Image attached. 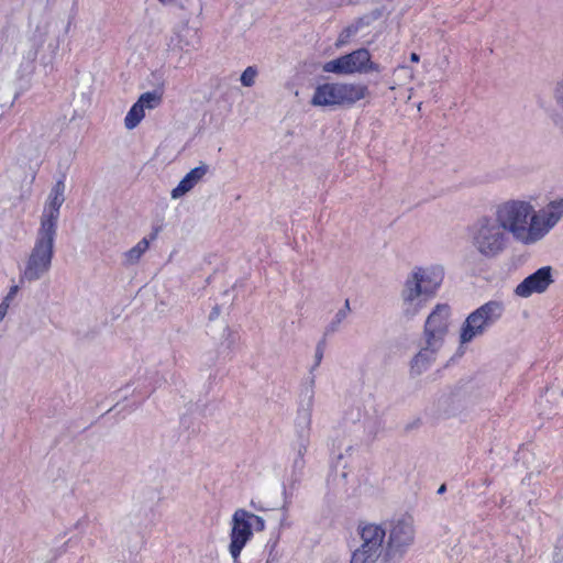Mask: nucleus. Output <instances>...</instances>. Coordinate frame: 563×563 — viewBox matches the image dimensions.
I'll use <instances>...</instances> for the list:
<instances>
[{
	"instance_id": "3",
	"label": "nucleus",
	"mask_w": 563,
	"mask_h": 563,
	"mask_svg": "<svg viewBox=\"0 0 563 563\" xmlns=\"http://www.w3.org/2000/svg\"><path fill=\"white\" fill-rule=\"evenodd\" d=\"M467 235L473 251L486 261L499 257L510 243L506 229L492 214L478 217L467 228Z\"/></svg>"
},
{
	"instance_id": "1",
	"label": "nucleus",
	"mask_w": 563,
	"mask_h": 563,
	"mask_svg": "<svg viewBox=\"0 0 563 563\" xmlns=\"http://www.w3.org/2000/svg\"><path fill=\"white\" fill-rule=\"evenodd\" d=\"M492 216L523 245L542 241L563 219V198L549 201L537 210L530 200L512 198L498 203Z\"/></svg>"
},
{
	"instance_id": "24",
	"label": "nucleus",
	"mask_w": 563,
	"mask_h": 563,
	"mask_svg": "<svg viewBox=\"0 0 563 563\" xmlns=\"http://www.w3.org/2000/svg\"><path fill=\"white\" fill-rule=\"evenodd\" d=\"M181 31L183 30H176L175 31V36H176V40H177L176 46L179 49L184 51L187 47L192 46V42L189 38H187L186 35L181 34Z\"/></svg>"
},
{
	"instance_id": "13",
	"label": "nucleus",
	"mask_w": 563,
	"mask_h": 563,
	"mask_svg": "<svg viewBox=\"0 0 563 563\" xmlns=\"http://www.w3.org/2000/svg\"><path fill=\"white\" fill-rule=\"evenodd\" d=\"M312 406L313 391H310L306 405L298 409L296 418V431L298 435V440L295 445V450L297 453V459L295 461L296 464L298 462H302V459L309 445L310 429L312 421Z\"/></svg>"
},
{
	"instance_id": "27",
	"label": "nucleus",
	"mask_w": 563,
	"mask_h": 563,
	"mask_svg": "<svg viewBox=\"0 0 563 563\" xmlns=\"http://www.w3.org/2000/svg\"><path fill=\"white\" fill-rule=\"evenodd\" d=\"M323 357V347L319 344L316 349V354H314V358H316V364L314 366H319V364L321 363V360Z\"/></svg>"
},
{
	"instance_id": "6",
	"label": "nucleus",
	"mask_w": 563,
	"mask_h": 563,
	"mask_svg": "<svg viewBox=\"0 0 563 563\" xmlns=\"http://www.w3.org/2000/svg\"><path fill=\"white\" fill-rule=\"evenodd\" d=\"M357 533L361 545L353 552L351 563H377L384 551L386 529L377 523L361 522Z\"/></svg>"
},
{
	"instance_id": "23",
	"label": "nucleus",
	"mask_w": 563,
	"mask_h": 563,
	"mask_svg": "<svg viewBox=\"0 0 563 563\" xmlns=\"http://www.w3.org/2000/svg\"><path fill=\"white\" fill-rule=\"evenodd\" d=\"M256 75L257 70L254 67L249 66L241 75V84L244 87H252L255 82Z\"/></svg>"
},
{
	"instance_id": "30",
	"label": "nucleus",
	"mask_w": 563,
	"mask_h": 563,
	"mask_svg": "<svg viewBox=\"0 0 563 563\" xmlns=\"http://www.w3.org/2000/svg\"><path fill=\"white\" fill-rule=\"evenodd\" d=\"M410 60L413 62V63H418L419 62V55L417 53H411Z\"/></svg>"
},
{
	"instance_id": "15",
	"label": "nucleus",
	"mask_w": 563,
	"mask_h": 563,
	"mask_svg": "<svg viewBox=\"0 0 563 563\" xmlns=\"http://www.w3.org/2000/svg\"><path fill=\"white\" fill-rule=\"evenodd\" d=\"M340 107H350L366 98L369 90L360 82H338Z\"/></svg>"
},
{
	"instance_id": "7",
	"label": "nucleus",
	"mask_w": 563,
	"mask_h": 563,
	"mask_svg": "<svg viewBox=\"0 0 563 563\" xmlns=\"http://www.w3.org/2000/svg\"><path fill=\"white\" fill-rule=\"evenodd\" d=\"M322 70L336 75L379 73L380 66L372 60L368 49L358 48L323 64Z\"/></svg>"
},
{
	"instance_id": "17",
	"label": "nucleus",
	"mask_w": 563,
	"mask_h": 563,
	"mask_svg": "<svg viewBox=\"0 0 563 563\" xmlns=\"http://www.w3.org/2000/svg\"><path fill=\"white\" fill-rule=\"evenodd\" d=\"M442 349L440 344H431L428 340H424V345L415 355L411 361V371L416 374L424 372L437 357L438 352Z\"/></svg>"
},
{
	"instance_id": "5",
	"label": "nucleus",
	"mask_w": 563,
	"mask_h": 563,
	"mask_svg": "<svg viewBox=\"0 0 563 563\" xmlns=\"http://www.w3.org/2000/svg\"><path fill=\"white\" fill-rule=\"evenodd\" d=\"M504 313L505 305L499 300H490L479 306L463 322L460 330V344H468L483 335L488 328L501 319Z\"/></svg>"
},
{
	"instance_id": "16",
	"label": "nucleus",
	"mask_w": 563,
	"mask_h": 563,
	"mask_svg": "<svg viewBox=\"0 0 563 563\" xmlns=\"http://www.w3.org/2000/svg\"><path fill=\"white\" fill-rule=\"evenodd\" d=\"M310 103L314 107H340L338 82L317 86Z\"/></svg>"
},
{
	"instance_id": "25",
	"label": "nucleus",
	"mask_w": 563,
	"mask_h": 563,
	"mask_svg": "<svg viewBox=\"0 0 563 563\" xmlns=\"http://www.w3.org/2000/svg\"><path fill=\"white\" fill-rule=\"evenodd\" d=\"M554 98H555L558 106L560 107V109L563 112V80L558 84L555 91H554Z\"/></svg>"
},
{
	"instance_id": "11",
	"label": "nucleus",
	"mask_w": 563,
	"mask_h": 563,
	"mask_svg": "<svg viewBox=\"0 0 563 563\" xmlns=\"http://www.w3.org/2000/svg\"><path fill=\"white\" fill-rule=\"evenodd\" d=\"M65 201V184L59 179L52 187L43 212L40 218V227L37 230L57 234V223L59 219V210Z\"/></svg>"
},
{
	"instance_id": "4",
	"label": "nucleus",
	"mask_w": 563,
	"mask_h": 563,
	"mask_svg": "<svg viewBox=\"0 0 563 563\" xmlns=\"http://www.w3.org/2000/svg\"><path fill=\"white\" fill-rule=\"evenodd\" d=\"M55 233L37 230L34 244L25 260L20 282L34 283L47 275L55 254Z\"/></svg>"
},
{
	"instance_id": "31",
	"label": "nucleus",
	"mask_w": 563,
	"mask_h": 563,
	"mask_svg": "<svg viewBox=\"0 0 563 563\" xmlns=\"http://www.w3.org/2000/svg\"><path fill=\"white\" fill-rule=\"evenodd\" d=\"M444 490H445V486H444V485H442V486L439 488L438 493H440V494H441V493H443Z\"/></svg>"
},
{
	"instance_id": "14",
	"label": "nucleus",
	"mask_w": 563,
	"mask_h": 563,
	"mask_svg": "<svg viewBox=\"0 0 563 563\" xmlns=\"http://www.w3.org/2000/svg\"><path fill=\"white\" fill-rule=\"evenodd\" d=\"M161 102L162 95L158 91H147L142 93L124 118L125 128L128 130L136 128L145 117V109H155L161 104Z\"/></svg>"
},
{
	"instance_id": "22",
	"label": "nucleus",
	"mask_w": 563,
	"mask_h": 563,
	"mask_svg": "<svg viewBox=\"0 0 563 563\" xmlns=\"http://www.w3.org/2000/svg\"><path fill=\"white\" fill-rule=\"evenodd\" d=\"M357 32V26L350 25L345 27L339 35L335 46L341 47L345 45L352 36H354Z\"/></svg>"
},
{
	"instance_id": "21",
	"label": "nucleus",
	"mask_w": 563,
	"mask_h": 563,
	"mask_svg": "<svg viewBox=\"0 0 563 563\" xmlns=\"http://www.w3.org/2000/svg\"><path fill=\"white\" fill-rule=\"evenodd\" d=\"M209 167L207 164L201 163L199 166L192 168L189 173L186 175L189 177V179L194 183L196 186L201 179L206 176L208 173Z\"/></svg>"
},
{
	"instance_id": "12",
	"label": "nucleus",
	"mask_w": 563,
	"mask_h": 563,
	"mask_svg": "<svg viewBox=\"0 0 563 563\" xmlns=\"http://www.w3.org/2000/svg\"><path fill=\"white\" fill-rule=\"evenodd\" d=\"M556 272L552 266H542L520 282L514 294L520 298H529L534 294H544L555 283Z\"/></svg>"
},
{
	"instance_id": "29",
	"label": "nucleus",
	"mask_w": 563,
	"mask_h": 563,
	"mask_svg": "<svg viewBox=\"0 0 563 563\" xmlns=\"http://www.w3.org/2000/svg\"><path fill=\"white\" fill-rule=\"evenodd\" d=\"M163 5H172L176 2V0H157Z\"/></svg>"
},
{
	"instance_id": "20",
	"label": "nucleus",
	"mask_w": 563,
	"mask_h": 563,
	"mask_svg": "<svg viewBox=\"0 0 563 563\" xmlns=\"http://www.w3.org/2000/svg\"><path fill=\"white\" fill-rule=\"evenodd\" d=\"M195 187L194 183L189 179L187 175L183 177L179 184L170 191V197L173 199H179L189 192Z\"/></svg>"
},
{
	"instance_id": "9",
	"label": "nucleus",
	"mask_w": 563,
	"mask_h": 563,
	"mask_svg": "<svg viewBox=\"0 0 563 563\" xmlns=\"http://www.w3.org/2000/svg\"><path fill=\"white\" fill-rule=\"evenodd\" d=\"M452 323V309L448 303H437L423 325V340L443 346Z\"/></svg>"
},
{
	"instance_id": "26",
	"label": "nucleus",
	"mask_w": 563,
	"mask_h": 563,
	"mask_svg": "<svg viewBox=\"0 0 563 563\" xmlns=\"http://www.w3.org/2000/svg\"><path fill=\"white\" fill-rule=\"evenodd\" d=\"M18 291H19V286H16V285L11 286L9 292L7 294V296L4 297L2 302H7L8 307H10V305H11L12 300L14 299V297L16 296Z\"/></svg>"
},
{
	"instance_id": "19",
	"label": "nucleus",
	"mask_w": 563,
	"mask_h": 563,
	"mask_svg": "<svg viewBox=\"0 0 563 563\" xmlns=\"http://www.w3.org/2000/svg\"><path fill=\"white\" fill-rule=\"evenodd\" d=\"M351 312L350 301L345 300L344 306L335 313L332 321L327 327V333H334L339 330L341 323L347 318Z\"/></svg>"
},
{
	"instance_id": "10",
	"label": "nucleus",
	"mask_w": 563,
	"mask_h": 563,
	"mask_svg": "<svg viewBox=\"0 0 563 563\" xmlns=\"http://www.w3.org/2000/svg\"><path fill=\"white\" fill-rule=\"evenodd\" d=\"M413 542V520L410 517H402L396 520L389 530L386 559L401 558Z\"/></svg>"
},
{
	"instance_id": "8",
	"label": "nucleus",
	"mask_w": 563,
	"mask_h": 563,
	"mask_svg": "<svg viewBox=\"0 0 563 563\" xmlns=\"http://www.w3.org/2000/svg\"><path fill=\"white\" fill-rule=\"evenodd\" d=\"M263 531L265 529V520L244 509H238L232 517V529L230 533V553L233 559H238L242 549L251 539L252 529Z\"/></svg>"
},
{
	"instance_id": "18",
	"label": "nucleus",
	"mask_w": 563,
	"mask_h": 563,
	"mask_svg": "<svg viewBox=\"0 0 563 563\" xmlns=\"http://www.w3.org/2000/svg\"><path fill=\"white\" fill-rule=\"evenodd\" d=\"M156 239V234L153 233L151 235V239L143 238L140 240L136 245H134L132 249L126 251L123 254V263L126 266L135 265L139 263L141 257L144 255V253L148 250L151 241Z\"/></svg>"
},
{
	"instance_id": "2",
	"label": "nucleus",
	"mask_w": 563,
	"mask_h": 563,
	"mask_svg": "<svg viewBox=\"0 0 563 563\" xmlns=\"http://www.w3.org/2000/svg\"><path fill=\"white\" fill-rule=\"evenodd\" d=\"M443 279L442 265L415 266L407 275L400 291L402 316L407 319L418 316L437 295Z\"/></svg>"
},
{
	"instance_id": "28",
	"label": "nucleus",
	"mask_w": 563,
	"mask_h": 563,
	"mask_svg": "<svg viewBox=\"0 0 563 563\" xmlns=\"http://www.w3.org/2000/svg\"><path fill=\"white\" fill-rule=\"evenodd\" d=\"M8 305L7 302L0 303V322L4 319L5 314L8 313Z\"/></svg>"
}]
</instances>
